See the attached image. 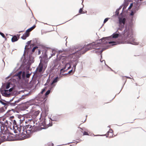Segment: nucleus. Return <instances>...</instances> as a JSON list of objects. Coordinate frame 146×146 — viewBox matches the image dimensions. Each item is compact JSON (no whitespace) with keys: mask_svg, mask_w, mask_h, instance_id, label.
Instances as JSON below:
<instances>
[{"mask_svg":"<svg viewBox=\"0 0 146 146\" xmlns=\"http://www.w3.org/2000/svg\"><path fill=\"white\" fill-rule=\"evenodd\" d=\"M125 17H119V27L117 31L111 36L101 38L102 42L103 44H111V46L125 43L138 45L139 42H137L133 37L131 26L125 24Z\"/></svg>","mask_w":146,"mask_h":146,"instance_id":"obj_1","label":"nucleus"},{"mask_svg":"<svg viewBox=\"0 0 146 146\" xmlns=\"http://www.w3.org/2000/svg\"><path fill=\"white\" fill-rule=\"evenodd\" d=\"M101 44H103L101 42V39L95 42H93L92 43L88 44L86 45V47L85 48L84 50L83 51L82 50L81 51V53L84 54L89 50L93 48L95 49L93 51V52L98 54H101V59H100L101 60L102 52L103 51L108 48L109 46H107L103 48L101 50H100V48H97V47L100 46Z\"/></svg>","mask_w":146,"mask_h":146,"instance_id":"obj_2","label":"nucleus"},{"mask_svg":"<svg viewBox=\"0 0 146 146\" xmlns=\"http://www.w3.org/2000/svg\"><path fill=\"white\" fill-rule=\"evenodd\" d=\"M29 46L28 45H26L25 48L23 56H24V59L23 61V62L25 64L31 65L32 63H33L34 60L33 58V57L31 55H28V53L30 50L31 47L29 48H27Z\"/></svg>","mask_w":146,"mask_h":146,"instance_id":"obj_3","label":"nucleus"},{"mask_svg":"<svg viewBox=\"0 0 146 146\" xmlns=\"http://www.w3.org/2000/svg\"><path fill=\"white\" fill-rule=\"evenodd\" d=\"M52 119L48 117V119L47 118L42 119L39 123V125L40 126H43V127H41L40 129V128L38 127L37 129L38 130H41L42 129H45L47 128L49 126H51L52 125V122L50 123V120Z\"/></svg>","mask_w":146,"mask_h":146,"instance_id":"obj_4","label":"nucleus"},{"mask_svg":"<svg viewBox=\"0 0 146 146\" xmlns=\"http://www.w3.org/2000/svg\"><path fill=\"white\" fill-rule=\"evenodd\" d=\"M47 66V62H46L44 61L43 62H41L40 60V63L38 66L36 68L35 71V72L36 71H38L39 72H41L42 71L43 68L44 67V68H46Z\"/></svg>","mask_w":146,"mask_h":146,"instance_id":"obj_5","label":"nucleus"},{"mask_svg":"<svg viewBox=\"0 0 146 146\" xmlns=\"http://www.w3.org/2000/svg\"><path fill=\"white\" fill-rule=\"evenodd\" d=\"M15 98V97H13L12 99L9 100V105L11 107L15 106L16 105H17L19 106V104H18L17 103L19 102L20 101L18 99L17 100H15L13 102H12L13 100Z\"/></svg>","mask_w":146,"mask_h":146,"instance_id":"obj_6","label":"nucleus"},{"mask_svg":"<svg viewBox=\"0 0 146 146\" xmlns=\"http://www.w3.org/2000/svg\"><path fill=\"white\" fill-rule=\"evenodd\" d=\"M25 73L24 72H23L22 71H20L18 73H16L14 75L18 76L19 79L21 78V76H22V78L23 79H24L25 78Z\"/></svg>","mask_w":146,"mask_h":146,"instance_id":"obj_7","label":"nucleus"},{"mask_svg":"<svg viewBox=\"0 0 146 146\" xmlns=\"http://www.w3.org/2000/svg\"><path fill=\"white\" fill-rule=\"evenodd\" d=\"M26 102L22 103L21 104H19L18 107L20 109L21 111H24L27 109L28 107L26 106Z\"/></svg>","mask_w":146,"mask_h":146,"instance_id":"obj_8","label":"nucleus"},{"mask_svg":"<svg viewBox=\"0 0 146 146\" xmlns=\"http://www.w3.org/2000/svg\"><path fill=\"white\" fill-rule=\"evenodd\" d=\"M0 100V103L4 105L3 108H5V110L7 109L8 106H10L9 101H6L5 100Z\"/></svg>","mask_w":146,"mask_h":146,"instance_id":"obj_9","label":"nucleus"},{"mask_svg":"<svg viewBox=\"0 0 146 146\" xmlns=\"http://www.w3.org/2000/svg\"><path fill=\"white\" fill-rule=\"evenodd\" d=\"M36 127H37V126H36ZM35 127V126L34 125L32 126V125H30L29 124L25 125V128H29V129H29V130L30 131H32V132H35L36 131V130H35L34 129V128Z\"/></svg>","mask_w":146,"mask_h":146,"instance_id":"obj_10","label":"nucleus"},{"mask_svg":"<svg viewBox=\"0 0 146 146\" xmlns=\"http://www.w3.org/2000/svg\"><path fill=\"white\" fill-rule=\"evenodd\" d=\"M71 68V66L70 65V64L67 63L65 67L61 69V72H64L66 70L70 69Z\"/></svg>","mask_w":146,"mask_h":146,"instance_id":"obj_11","label":"nucleus"},{"mask_svg":"<svg viewBox=\"0 0 146 146\" xmlns=\"http://www.w3.org/2000/svg\"><path fill=\"white\" fill-rule=\"evenodd\" d=\"M19 38V35L18 37H17L16 36L14 35L11 38V41L12 42H14L18 40Z\"/></svg>","mask_w":146,"mask_h":146,"instance_id":"obj_12","label":"nucleus"},{"mask_svg":"<svg viewBox=\"0 0 146 146\" xmlns=\"http://www.w3.org/2000/svg\"><path fill=\"white\" fill-rule=\"evenodd\" d=\"M9 135H8V136H7V138H6V136H3L1 137V139H0V144L2 142H3L5 140L7 139L8 138Z\"/></svg>","mask_w":146,"mask_h":146,"instance_id":"obj_13","label":"nucleus"},{"mask_svg":"<svg viewBox=\"0 0 146 146\" xmlns=\"http://www.w3.org/2000/svg\"><path fill=\"white\" fill-rule=\"evenodd\" d=\"M59 78H60L58 77V76H57L55 78H54L52 81V83H51V85H52L54 83L57 82Z\"/></svg>","mask_w":146,"mask_h":146,"instance_id":"obj_14","label":"nucleus"},{"mask_svg":"<svg viewBox=\"0 0 146 146\" xmlns=\"http://www.w3.org/2000/svg\"><path fill=\"white\" fill-rule=\"evenodd\" d=\"M34 42V44H37L38 45H40V44L39 41L38 40V39L35 38L33 40Z\"/></svg>","mask_w":146,"mask_h":146,"instance_id":"obj_15","label":"nucleus"},{"mask_svg":"<svg viewBox=\"0 0 146 146\" xmlns=\"http://www.w3.org/2000/svg\"><path fill=\"white\" fill-rule=\"evenodd\" d=\"M52 88H50L49 90H48L45 94V98H46L48 97V95L50 94V92Z\"/></svg>","mask_w":146,"mask_h":146,"instance_id":"obj_16","label":"nucleus"},{"mask_svg":"<svg viewBox=\"0 0 146 146\" xmlns=\"http://www.w3.org/2000/svg\"><path fill=\"white\" fill-rule=\"evenodd\" d=\"M35 25H34L32 27H31L26 30V32H30L32 31L36 27Z\"/></svg>","mask_w":146,"mask_h":146,"instance_id":"obj_17","label":"nucleus"},{"mask_svg":"<svg viewBox=\"0 0 146 146\" xmlns=\"http://www.w3.org/2000/svg\"><path fill=\"white\" fill-rule=\"evenodd\" d=\"M139 9L138 7H137L135 8V11H132L130 14V15L131 16H133L134 15V14L136 12L138 11Z\"/></svg>","mask_w":146,"mask_h":146,"instance_id":"obj_18","label":"nucleus"},{"mask_svg":"<svg viewBox=\"0 0 146 146\" xmlns=\"http://www.w3.org/2000/svg\"><path fill=\"white\" fill-rule=\"evenodd\" d=\"M100 61L101 62H104V63L105 64V65L107 66L108 68H110V69L112 71H113V70L111 69L110 67L108 66L107 65H106L105 63V61L104 60H103L102 61V60L101 59H100Z\"/></svg>","mask_w":146,"mask_h":146,"instance_id":"obj_19","label":"nucleus"},{"mask_svg":"<svg viewBox=\"0 0 146 146\" xmlns=\"http://www.w3.org/2000/svg\"><path fill=\"white\" fill-rule=\"evenodd\" d=\"M11 111H13L14 113H15V112H17L15 110V109H12L11 110H9L7 111V113H9Z\"/></svg>","mask_w":146,"mask_h":146,"instance_id":"obj_20","label":"nucleus"},{"mask_svg":"<svg viewBox=\"0 0 146 146\" xmlns=\"http://www.w3.org/2000/svg\"><path fill=\"white\" fill-rule=\"evenodd\" d=\"M47 87H45L40 92V93L43 94L46 90Z\"/></svg>","mask_w":146,"mask_h":146,"instance_id":"obj_21","label":"nucleus"},{"mask_svg":"<svg viewBox=\"0 0 146 146\" xmlns=\"http://www.w3.org/2000/svg\"><path fill=\"white\" fill-rule=\"evenodd\" d=\"M29 34H30L29 33H28V32H26V31L25 33L24 34H23V35L26 37L27 38L29 36Z\"/></svg>","mask_w":146,"mask_h":146,"instance_id":"obj_22","label":"nucleus"},{"mask_svg":"<svg viewBox=\"0 0 146 146\" xmlns=\"http://www.w3.org/2000/svg\"><path fill=\"white\" fill-rule=\"evenodd\" d=\"M51 121H59V118L57 117V118L54 117L53 119H52Z\"/></svg>","mask_w":146,"mask_h":146,"instance_id":"obj_23","label":"nucleus"},{"mask_svg":"<svg viewBox=\"0 0 146 146\" xmlns=\"http://www.w3.org/2000/svg\"><path fill=\"white\" fill-rule=\"evenodd\" d=\"M113 132V130L111 129H110V131H108V135H106V137H108V134H109L110 133H112Z\"/></svg>","mask_w":146,"mask_h":146,"instance_id":"obj_24","label":"nucleus"},{"mask_svg":"<svg viewBox=\"0 0 146 146\" xmlns=\"http://www.w3.org/2000/svg\"><path fill=\"white\" fill-rule=\"evenodd\" d=\"M5 110L3 108H0V113L4 112Z\"/></svg>","mask_w":146,"mask_h":146,"instance_id":"obj_25","label":"nucleus"},{"mask_svg":"<svg viewBox=\"0 0 146 146\" xmlns=\"http://www.w3.org/2000/svg\"><path fill=\"white\" fill-rule=\"evenodd\" d=\"M69 49H63V50H60L59 52H62L63 51H65L66 52H69Z\"/></svg>","mask_w":146,"mask_h":146,"instance_id":"obj_26","label":"nucleus"},{"mask_svg":"<svg viewBox=\"0 0 146 146\" xmlns=\"http://www.w3.org/2000/svg\"><path fill=\"white\" fill-rule=\"evenodd\" d=\"M38 48V47L37 46H34L32 49V52H34L35 50V49Z\"/></svg>","mask_w":146,"mask_h":146,"instance_id":"obj_27","label":"nucleus"},{"mask_svg":"<svg viewBox=\"0 0 146 146\" xmlns=\"http://www.w3.org/2000/svg\"><path fill=\"white\" fill-rule=\"evenodd\" d=\"M54 144L52 142H49L47 144L46 146H53Z\"/></svg>","mask_w":146,"mask_h":146,"instance_id":"obj_28","label":"nucleus"},{"mask_svg":"<svg viewBox=\"0 0 146 146\" xmlns=\"http://www.w3.org/2000/svg\"><path fill=\"white\" fill-rule=\"evenodd\" d=\"M42 58H44V60H46L47 58V55L45 53V54L42 56Z\"/></svg>","mask_w":146,"mask_h":146,"instance_id":"obj_29","label":"nucleus"},{"mask_svg":"<svg viewBox=\"0 0 146 146\" xmlns=\"http://www.w3.org/2000/svg\"><path fill=\"white\" fill-rule=\"evenodd\" d=\"M25 98V96L24 95H23L21 97V98H20L19 99H18L19 100V101H21L22 100H23Z\"/></svg>","mask_w":146,"mask_h":146,"instance_id":"obj_30","label":"nucleus"},{"mask_svg":"<svg viewBox=\"0 0 146 146\" xmlns=\"http://www.w3.org/2000/svg\"><path fill=\"white\" fill-rule=\"evenodd\" d=\"M119 10H117V9L116 10V11L115 12V16H118L119 14Z\"/></svg>","mask_w":146,"mask_h":146,"instance_id":"obj_31","label":"nucleus"},{"mask_svg":"<svg viewBox=\"0 0 146 146\" xmlns=\"http://www.w3.org/2000/svg\"><path fill=\"white\" fill-rule=\"evenodd\" d=\"M74 72H73V68H72L71 70L69 71L68 73V74H70L72 73V74L74 73Z\"/></svg>","mask_w":146,"mask_h":146,"instance_id":"obj_32","label":"nucleus"},{"mask_svg":"<svg viewBox=\"0 0 146 146\" xmlns=\"http://www.w3.org/2000/svg\"><path fill=\"white\" fill-rule=\"evenodd\" d=\"M110 18H105L104 21V23H106L108 20Z\"/></svg>","mask_w":146,"mask_h":146,"instance_id":"obj_33","label":"nucleus"},{"mask_svg":"<svg viewBox=\"0 0 146 146\" xmlns=\"http://www.w3.org/2000/svg\"><path fill=\"white\" fill-rule=\"evenodd\" d=\"M0 35L2 36L3 38H5V36L4 34L0 32Z\"/></svg>","mask_w":146,"mask_h":146,"instance_id":"obj_34","label":"nucleus"},{"mask_svg":"<svg viewBox=\"0 0 146 146\" xmlns=\"http://www.w3.org/2000/svg\"><path fill=\"white\" fill-rule=\"evenodd\" d=\"M122 13H123V12L122 11V12L120 13V15H121V16H119V17H118V18H119V17H125V19H126V21H126V18H125V17L124 16H122ZM125 23V24H128V23ZM129 24V25L130 26V24Z\"/></svg>","mask_w":146,"mask_h":146,"instance_id":"obj_35","label":"nucleus"},{"mask_svg":"<svg viewBox=\"0 0 146 146\" xmlns=\"http://www.w3.org/2000/svg\"><path fill=\"white\" fill-rule=\"evenodd\" d=\"M76 66L74 65L73 66L72 68L73 69V72H74L76 68Z\"/></svg>","mask_w":146,"mask_h":146,"instance_id":"obj_36","label":"nucleus"},{"mask_svg":"<svg viewBox=\"0 0 146 146\" xmlns=\"http://www.w3.org/2000/svg\"><path fill=\"white\" fill-rule=\"evenodd\" d=\"M27 37L25 36L24 35H23V36L21 37V38L23 40H25L26 39Z\"/></svg>","mask_w":146,"mask_h":146,"instance_id":"obj_37","label":"nucleus"},{"mask_svg":"<svg viewBox=\"0 0 146 146\" xmlns=\"http://www.w3.org/2000/svg\"><path fill=\"white\" fill-rule=\"evenodd\" d=\"M25 119H23L22 120L21 119H20L19 120V121H20V123H21L22 122H23L24 121H25Z\"/></svg>","mask_w":146,"mask_h":146,"instance_id":"obj_38","label":"nucleus"},{"mask_svg":"<svg viewBox=\"0 0 146 146\" xmlns=\"http://www.w3.org/2000/svg\"><path fill=\"white\" fill-rule=\"evenodd\" d=\"M10 88V85L9 84H7L6 86V88L7 89H8L9 88Z\"/></svg>","mask_w":146,"mask_h":146,"instance_id":"obj_39","label":"nucleus"},{"mask_svg":"<svg viewBox=\"0 0 146 146\" xmlns=\"http://www.w3.org/2000/svg\"><path fill=\"white\" fill-rule=\"evenodd\" d=\"M17 117L19 119H20L21 118V117H23L21 115H17Z\"/></svg>","mask_w":146,"mask_h":146,"instance_id":"obj_40","label":"nucleus"},{"mask_svg":"<svg viewBox=\"0 0 146 146\" xmlns=\"http://www.w3.org/2000/svg\"><path fill=\"white\" fill-rule=\"evenodd\" d=\"M83 11V8H81L79 10V13H82V12Z\"/></svg>","mask_w":146,"mask_h":146,"instance_id":"obj_41","label":"nucleus"},{"mask_svg":"<svg viewBox=\"0 0 146 146\" xmlns=\"http://www.w3.org/2000/svg\"><path fill=\"white\" fill-rule=\"evenodd\" d=\"M74 61H75V63H74V65H75L76 66L78 64V62L77 60H74Z\"/></svg>","mask_w":146,"mask_h":146,"instance_id":"obj_42","label":"nucleus"},{"mask_svg":"<svg viewBox=\"0 0 146 146\" xmlns=\"http://www.w3.org/2000/svg\"><path fill=\"white\" fill-rule=\"evenodd\" d=\"M74 61H75V63H74V65H75L76 66L78 64V62L77 60H74Z\"/></svg>","mask_w":146,"mask_h":146,"instance_id":"obj_43","label":"nucleus"},{"mask_svg":"<svg viewBox=\"0 0 146 146\" xmlns=\"http://www.w3.org/2000/svg\"><path fill=\"white\" fill-rule=\"evenodd\" d=\"M14 88L13 87L11 88H10L9 90V92H11L13 90V89Z\"/></svg>","mask_w":146,"mask_h":146,"instance_id":"obj_44","label":"nucleus"},{"mask_svg":"<svg viewBox=\"0 0 146 146\" xmlns=\"http://www.w3.org/2000/svg\"><path fill=\"white\" fill-rule=\"evenodd\" d=\"M88 135V133L86 131H84L83 133V135Z\"/></svg>","mask_w":146,"mask_h":146,"instance_id":"obj_45","label":"nucleus"},{"mask_svg":"<svg viewBox=\"0 0 146 146\" xmlns=\"http://www.w3.org/2000/svg\"><path fill=\"white\" fill-rule=\"evenodd\" d=\"M123 6V5H122L120 6L119 7L118 9H117V10H119V11L121 9V8H122V7Z\"/></svg>","mask_w":146,"mask_h":146,"instance_id":"obj_46","label":"nucleus"},{"mask_svg":"<svg viewBox=\"0 0 146 146\" xmlns=\"http://www.w3.org/2000/svg\"><path fill=\"white\" fill-rule=\"evenodd\" d=\"M126 7H127V6L126 5H124V6L123 8V9H122V12H123V11L125 9H126Z\"/></svg>","mask_w":146,"mask_h":146,"instance_id":"obj_47","label":"nucleus"},{"mask_svg":"<svg viewBox=\"0 0 146 146\" xmlns=\"http://www.w3.org/2000/svg\"><path fill=\"white\" fill-rule=\"evenodd\" d=\"M55 55V53H54L53 52H52V54H51V56L49 58H50L52 56H54Z\"/></svg>","mask_w":146,"mask_h":146,"instance_id":"obj_48","label":"nucleus"},{"mask_svg":"<svg viewBox=\"0 0 146 146\" xmlns=\"http://www.w3.org/2000/svg\"><path fill=\"white\" fill-rule=\"evenodd\" d=\"M13 123L14 125H16L17 122L15 120H14Z\"/></svg>","mask_w":146,"mask_h":146,"instance_id":"obj_49","label":"nucleus"},{"mask_svg":"<svg viewBox=\"0 0 146 146\" xmlns=\"http://www.w3.org/2000/svg\"><path fill=\"white\" fill-rule=\"evenodd\" d=\"M31 40H30V41H28L27 42V44H29L31 43Z\"/></svg>","mask_w":146,"mask_h":146,"instance_id":"obj_50","label":"nucleus"},{"mask_svg":"<svg viewBox=\"0 0 146 146\" xmlns=\"http://www.w3.org/2000/svg\"><path fill=\"white\" fill-rule=\"evenodd\" d=\"M30 74H27V75L26 76L27 78L30 76Z\"/></svg>","mask_w":146,"mask_h":146,"instance_id":"obj_51","label":"nucleus"},{"mask_svg":"<svg viewBox=\"0 0 146 146\" xmlns=\"http://www.w3.org/2000/svg\"><path fill=\"white\" fill-rule=\"evenodd\" d=\"M94 135V136H103V135Z\"/></svg>","mask_w":146,"mask_h":146,"instance_id":"obj_52","label":"nucleus"},{"mask_svg":"<svg viewBox=\"0 0 146 146\" xmlns=\"http://www.w3.org/2000/svg\"><path fill=\"white\" fill-rule=\"evenodd\" d=\"M32 120V119H28V120L27 121L29 122V121H31Z\"/></svg>","mask_w":146,"mask_h":146,"instance_id":"obj_53","label":"nucleus"},{"mask_svg":"<svg viewBox=\"0 0 146 146\" xmlns=\"http://www.w3.org/2000/svg\"><path fill=\"white\" fill-rule=\"evenodd\" d=\"M13 73V72H12V73H11L10 74V75L9 76H7V78H9V76H11L12 75V74Z\"/></svg>","mask_w":146,"mask_h":146,"instance_id":"obj_54","label":"nucleus"},{"mask_svg":"<svg viewBox=\"0 0 146 146\" xmlns=\"http://www.w3.org/2000/svg\"><path fill=\"white\" fill-rule=\"evenodd\" d=\"M125 77H126L127 78H129V79L131 78L129 77H128V76H125Z\"/></svg>","mask_w":146,"mask_h":146,"instance_id":"obj_55","label":"nucleus"},{"mask_svg":"<svg viewBox=\"0 0 146 146\" xmlns=\"http://www.w3.org/2000/svg\"><path fill=\"white\" fill-rule=\"evenodd\" d=\"M132 5V3H131V4H130V5L129 6V8H128L129 9L130 8V7H131V5Z\"/></svg>","mask_w":146,"mask_h":146,"instance_id":"obj_56","label":"nucleus"},{"mask_svg":"<svg viewBox=\"0 0 146 146\" xmlns=\"http://www.w3.org/2000/svg\"><path fill=\"white\" fill-rule=\"evenodd\" d=\"M68 74V73H67L64 74L63 75H66Z\"/></svg>","mask_w":146,"mask_h":146,"instance_id":"obj_57","label":"nucleus"},{"mask_svg":"<svg viewBox=\"0 0 146 146\" xmlns=\"http://www.w3.org/2000/svg\"><path fill=\"white\" fill-rule=\"evenodd\" d=\"M37 113V114H39V112L38 111H36V113Z\"/></svg>","mask_w":146,"mask_h":146,"instance_id":"obj_58","label":"nucleus"},{"mask_svg":"<svg viewBox=\"0 0 146 146\" xmlns=\"http://www.w3.org/2000/svg\"><path fill=\"white\" fill-rule=\"evenodd\" d=\"M25 122L26 123H27L28 122H28L27 121H25Z\"/></svg>","mask_w":146,"mask_h":146,"instance_id":"obj_59","label":"nucleus"},{"mask_svg":"<svg viewBox=\"0 0 146 146\" xmlns=\"http://www.w3.org/2000/svg\"><path fill=\"white\" fill-rule=\"evenodd\" d=\"M87 13V11H86L85 12H84L83 13Z\"/></svg>","mask_w":146,"mask_h":146,"instance_id":"obj_60","label":"nucleus"},{"mask_svg":"<svg viewBox=\"0 0 146 146\" xmlns=\"http://www.w3.org/2000/svg\"><path fill=\"white\" fill-rule=\"evenodd\" d=\"M23 31H20L19 32V33H21V32H23Z\"/></svg>","mask_w":146,"mask_h":146,"instance_id":"obj_61","label":"nucleus"},{"mask_svg":"<svg viewBox=\"0 0 146 146\" xmlns=\"http://www.w3.org/2000/svg\"><path fill=\"white\" fill-rule=\"evenodd\" d=\"M40 51L39 50V51H38V54H40Z\"/></svg>","mask_w":146,"mask_h":146,"instance_id":"obj_62","label":"nucleus"},{"mask_svg":"<svg viewBox=\"0 0 146 146\" xmlns=\"http://www.w3.org/2000/svg\"><path fill=\"white\" fill-rule=\"evenodd\" d=\"M72 143V142H70V143H67V144H70V143Z\"/></svg>","mask_w":146,"mask_h":146,"instance_id":"obj_63","label":"nucleus"},{"mask_svg":"<svg viewBox=\"0 0 146 146\" xmlns=\"http://www.w3.org/2000/svg\"><path fill=\"white\" fill-rule=\"evenodd\" d=\"M79 128H80V129L82 130V128L80 127H78Z\"/></svg>","mask_w":146,"mask_h":146,"instance_id":"obj_64","label":"nucleus"}]
</instances>
